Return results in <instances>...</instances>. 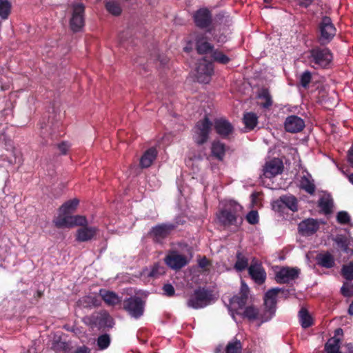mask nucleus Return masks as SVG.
I'll list each match as a JSON object with an SVG mask.
<instances>
[{"label":"nucleus","instance_id":"obj_47","mask_svg":"<svg viewBox=\"0 0 353 353\" xmlns=\"http://www.w3.org/2000/svg\"><path fill=\"white\" fill-rule=\"evenodd\" d=\"M336 221L340 224H347L350 221V216L345 211H340L337 213Z\"/></svg>","mask_w":353,"mask_h":353},{"label":"nucleus","instance_id":"obj_38","mask_svg":"<svg viewBox=\"0 0 353 353\" xmlns=\"http://www.w3.org/2000/svg\"><path fill=\"white\" fill-rule=\"evenodd\" d=\"M211 57L214 61L221 64H227L230 61V59L219 50H213L211 53Z\"/></svg>","mask_w":353,"mask_h":353},{"label":"nucleus","instance_id":"obj_17","mask_svg":"<svg viewBox=\"0 0 353 353\" xmlns=\"http://www.w3.org/2000/svg\"><path fill=\"white\" fill-rule=\"evenodd\" d=\"M319 228V223L316 219L308 218L301 221L298 225L299 232L302 236H311Z\"/></svg>","mask_w":353,"mask_h":353},{"label":"nucleus","instance_id":"obj_16","mask_svg":"<svg viewBox=\"0 0 353 353\" xmlns=\"http://www.w3.org/2000/svg\"><path fill=\"white\" fill-rule=\"evenodd\" d=\"M165 262L168 266L173 270H179L188 263L185 256L178 254L176 251L170 252L165 256Z\"/></svg>","mask_w":353,"mask_h":353},{"label":"nucleus","instance_id":"obj_22","mask_svg":"<svg viewBox=\"0 0 353 353\" xmlns=\"http://www.w3.org/2000/svg\"><path fill=\"white\" fill-rule=\"evenodd\" d=\"M248 299V288L247 286H243L241 290V292L233 296L230 300V303L232 307L237 310L238 309H243L245 304L247 303V301Z\"/></svg>","mask_w":353,"mask_h":353},{"label":"nucleus","instance_id":"obj_58","mask_svg":"<svg viewBox=\"0 0 353 353\" xmlns=\"http://www.w3.org/2000/svg\"><path fill=\"white\" fill-rule=\"evenodd\" d=\"M343 331L341 328H337L335 332H334V336H336L337 335H343Z\"/></svg>","mask_w":353,"mask_h":353},{"label":"nucleus","instance_id":"obj_36","mask_svg":"<svg viewBox=\"0 0 353 353\" xmlns=\"http://www.w3.org/2000/svg\"><path fill=\"white\" fill-rule=\"evenodd\" d=\"M107 11L114 16H119L122 12V8L119 2L109 1L105 5Z\"/></svg>","mask_w":353,"mask_h":353},{"label":"nucleus","instance_id":"obj_64","mask_svg":"<svg viewBox=\"0 0 353 353\" xmlns=\"http://www.w3.org/2000/svg\"><path fill=\"white\" fill-rule=\"evenodd\" d=\"M185 50H189V48H185Z\"/></svg>","mask_w":353,"mask_h":353},{"label":"nucleus","instance_id":"obj_26","mask_svg":"<svg viewBox=\"0 0 353 353\" xmlns=\"http://www.w3.org/2000/svg\"><path fill=\"white\" fill-rule=\"evenodd\" d=\"M99 295L103 301L110 306H114L123 302L121 298L112 291L100 290Z\"/></svg>","mask_w":353,"mask_h":353},{"label":"nucleus","instance_id":"obj_61","mask_svg":"<svg viewBox=\"0 0 353 353\" xmlns=\"http://www.w3.org/2000/svg\"><path fill=\"white\" fill-rule=\"evenodd\" d=\"M272 0H263V1L266 3H270L272 2Z\"/></svg>","mask_w":353,"mask_h":353},{"label":"nucleus","instance_id":"obj_56","mask_svg":"<svg viewBox=\"0 0 353 353\" xmlns=\"http://www.w3.org/2000/svg\"><path fill=\"white\" fill-rule=\"evenodd\" d=\"M346 353H353V343H349L345 345Z\"/></svg>","mask_w":353,"mask_h":353},{"label":"nucleus","instance_id":"obj_9","mask_svg":"<svg viewBox=\"0 0 353 353\" xmlns=\"http://www.w3.org/2000/svg\"><path fill=\"white\" fill-rule=\"evenodd\" d=\"M193 21L195 26L202 30L210 32V26L212 24L213 17L212 12L208 8H201L194 12Z\"/></svg>","mask_w":353,"mask_h":353},{"label":"nucleus","instance_id":"obj_55","mask_svg":"<svg viewBox=\"0 0 353 353\" xmlns=\"http://www.w3.org/2000/svg\"><path fill=\"white\" fill-rule=\"evenodd\" d=\"M74 353H90V350L88 347L83 346L77 348Z\"/></svg>","mask_w":353,"mask_h":353},{"label":"nucleus","instance_id":"obj_29","mask_svg":"<svg viewBox=\"0 0 353 353\" xmlns=\"http://www.w3.org/2000/svg\"><path fill=\"white\" fill-rule=\"evenodd\" d=\"M337 246L345 253L352 254L353 248H350V240L345 235H336L334 239Z\"/></svg>","mask_w":353,"mask_h":353},{"label":"nucleus","instance_id":"obj_12","mask_svg":"<svg viewBox=\"0 0 353 353\" xmlns=\"http://www.w3.org/2000/svg\"><path fill=\"white\" fill-rule=\"evenodd\" d=\"M214 72L213 64L205 58L201 59L197 63L196 77L199 82L208 83Z\"/></svg>","mask_w":353,"mask_h":353},{"label":"nucleus","instance_id":"obj_8","mask_svg":"<svg viewBox=\"0 0 353 353\" xmlns=\"http://www.w3.org/2000/svg\"><path fill=\"white\" fill-rule=\"evenodd\" d=\"M212 127V122L207 115L196 122L193 134V139L196 145H202L208 141Z\"/></svg>","mask_w":353,"mask_h":353},{"label":"nucleus","instance_id":"obj_54","mask_svg":"<svg viewBox=\"0 0 353 353\" xmlns=\"http://www.w3.org/2000/svg\"><path fill=\"white\" fill-rule=\"evenodd\" d=\"M347 160L353 167V148H351L347 152Z\"/></svg>","mask_w":353,"mask_h":353},{"label":"nucleus","instance_id":"obj_2","mask_svg":"<svg viewBox=\"0 0 353 353\" xmlns=\"http://www.w3.org/2000/svg\"><path fill=\"white\" fill-rule=\"evenodd\" d=\"M334 59L333 53L328 48L315 46L308 50L307 60L312 68L318 70L329 69Z\"/></svg>","mask_w":353,"mask_h":353},{"label":"nucleus","instance_id":"obj_49","mask_svg":"<svg viewBox=\"0 0 353 353\" xmlns=\"http://www.w3.org/2000/svg\"><path fill=\"white\" fill-rule=\"evenodd\" d=\"M245 218L250 224L255 225L259 223V214L256 210L250 211Z\"/></svg>","mask_w":353,"mask_h":353},{"label":"nucleus","instance_id":"obj_46","mask_svg":"<svg viewBox=\"0 0 353 353\" xmlns=\"http://www.w3.org/2000/svg\"><path fill=\"white\" fill-rule=\"evenodd\" d=\"M312 80V74L306 70L302 73L300 77V84L304 88H307Z\"/></svg>","mask_w":353,"mask_h":353},{"label":"nucleus","instance_id":"obj_28","mask_svg":"<svg viewBox=\"0 0 353 353\" xmlns=\"http://www.w3.org/2000/svg\"><path fill=\"white\" fill-rule=\"evenodd\" d=\"M317 264L323 268H332L335 265L333 255L328 252L319 253L316 256Z\"/></svg>","mask_w":353,"mask_h":353},{"label":"nucleus","instance_id":"obj_42","mask_svg":"<svg viewBox=\"0 0 353 353\" xmlns=\"http://www.w3.org/2000/svg\"><path fill=\"white\" fill-rule=\"evenodd\" d=\"M341 273L342 276L347 281L353 280V261L343 265L341 268Z\"/></svg>","mask_w":353,"mask_h":353},{"label":"nucleus","instance_id":"obj_27","mask_svg":"<svg viewBox=\"0 0 353 353\" xmlns=\"http://www.w3.org/2000/svg\"><path fill=\"white\" fill-rule=\"evenodd\" d=\"M79 201L77 199H73L64 203L59 208V214L57 216H71L75 211Z\"/></svg>","mask_w":353,"mask_h":353},{"label":"nucleus","instance_id":"obj_40","mask_svg":"<svg viewBox=\"0 0 353 353\" xmlns=\"http://www.w3.org/2000/svg\"><path fill=\"white\" fill-rule=\"evenodd\" d=\"M318 205L325 214H327L332 212L333 202L331 199L322 197L319 200Z\"/></svg>","mask_w":353,"mask_h":353},{"label":"nucleus","instance_id":"obj_23","mask_svg":"<svg viewBox=\"0 0 353 353\" xmlns=\"http://www.w3.org/2000/svg\"><path fill=\"white\" fill-rule=\"evenodd\" d=\"M228 147L219 139H215L211 144V157L214 159L223 161Z\"/></svg>","mask_w":353,"mask_h":353},{"label":"nucleus","instance_id":"obj_59","mask_svg":"<svg viewBox=\"0 0 353 353\" xmlns=\"http://www.w3.org/2000/svg\"><path fill=\"white\" fill-rule=\"evenodd\" d=\"M348 313L350 315H353V301L351 303V304L349 306Z\"/></svg>","mask_w":353,"mask_h":353},{"label":"nucleus","instance_id":"obj_39","mask_svg":"<svg viewBox=\"0 0 353 353\" xmlns=\"http://www.w3.org/2000/svg\"><path fill=\"white\" fill-rule=\"evenodd\" d=\"M11 3L8 0H0V17L3 20L8 18L11 12Z\"/></svg>","mask_w":353,"mask_h":353},{"label":"nucleus","instance_id":"obj_53","mask_svg":"<svg viewBox=\"0 0 353 353\" xmlns=\"http://www.w3.org/2000/svg\"><path fill=\"white\" fill-rule=\"evenodd\" d=\"M314 0H299V5L303 8L309 7Z\"/></svg>","mask_w":353,"mask_h":353},{"label":"nucleus","instance_id":"obj_63","mask_svg":"<svg viewBox=\"0 0 353 353\" xmlns=\"http://www.w3.org/2000/svg\"><path fill=\"white\" fill-rule=\"evenodd\" d=\"M185 50H189V48H185Z\"/></svg>","mask_w":353,"mask_h":353},{"label":"nucleus","instance_id":"obj_15","mask_svg":"<svg viewBox=\"0 0 353 353\" xmlns=\"http://www.w3.org/2000/svg\"><path fill=\"white\" fill-rule=\"evenodd\" d=\"M283 168V162L279 159L274 158L265 163L263 175L265 178L271 179L281 174Z\"/></svg>","mask_w":353,"mask_h":353},{"label":"nucleus","instance_id":"obj_11","mask_svg":"<svg viewBox=\"0 0 353 353\" xmlns=\"http://www.w3.org/2000/svg\"><path fill=\"white\" fill-rule=\"evenodd\" d=\"M54 223L57 228H72L74 226H85L88 225V221L85 216L71 215L65 216H57Z\"/></svg>","mask_w":353,"mask_h":353},{"label":"nucleus","instance_id":"obj_4","mask_svg":"<svg viewBox=\"0 0 353 353\" xmlns=\"http://www.w3.org/2000/svg\"><path fill=\"white\" fill-rule=\"evenodd\" d=\"M336 28L330 17L324 16L317 25L316 41L322 46L329 44L336 34Z\"/></svg>","mask_w":353,"mask_h":353},{"label":"nucleus","instance_id":"obj_33","mask_svg":"<svg viewBox=\"0 0 353 353\" xmlns=\"http://www.w3.org/2000/svg\"><path fill=\"white\" fill-rule=\"evenodd\" d=\"M243 344L239 339L234 338L225 346V353H242Z\"/></svg>","mask_w":353,"mask_h":353},{"label":"nucleus","instance_id":"obj_37","mask_svg":"<svg viewBox=\"0 0 353 353\" xmlns=\"http://www.w3.org/2000/svg\"><path fill=\"white\" fill-rule=\"evenodd\" d=\"M52 127L50 126L48 124H41V137L43 139V145H48L50 144L49 143V138L52 140Z\"/></svg>","mask_w":353,"mask_h":353},{"label":"nucleus","instance_id":"obj_5","mask_svg":"<svg viewBox=\"0 0 353 353\" xmlns=\"http://www.w3.org/2000/svg\"><path fill=\"white\" fill-rule=\"evenodd\" d=\"M213 300L212 292L205 288L199 287L189 295L186 301L188 307L199 310L210 305Z\"/></svg>","mask_w":353,"mask_h":353},{"label":"nucleus","instance_id":"obj_34","mask_svg":"<svg viewBox=\"0 0 353 353\" xmlns=\"http://www.w3.org/2000/svg\"><path fill=\"white\" fill-rule=\"evenodd\" d=\"M340 339L333 336L330 338L325 345V350L327 353H341L339 352Z\"/></svg>","mask_w":353,"mask_h":353},{"label":"nucleus","instance_id":"obj_18","mask_svg":"<svg viewBox=\"0 0 353 353\" xmlns=\"http://www.w3.org/2000/svg\"><path fill=\"white\" fill-rule=\"evenodd\" d=\"M283 206L288 208L292 212H297V199L293 195H284L280 196L277 201H274L273 207L274 208H277L279 211H281Z\"/></svg>","mask_w":353,"mask_h":353},{"label":"nucleus","instance_id":"obj_13","mask_svg":"<svg viewBox=\"0 0 353 353\" xmlns=\"http://www.w3.org/2000/svg\"><path fill=\"white\" fill-rule=\"evenodd\" d=\"M216 133L222 139L230 140L234 132V128L232 124L224 118H218L214 119L212 123Z\"/></svg>","mask_w":353,"mask_h":353},{"label":"nucleus","instance_id":"obj_48","mask_svg":"<svg viewBox=\"0 0 353 353\" xmlns=\"http://www.w3.org/2000/svg\"><path fill=\"white\" fill-rule=\"evenodd\" d=\"M341 293L345 297L353 296V283H344L341 288Z\"/></svg>","mask_w":353,"mask_h":353},{"label":"nucleus","instance_id":"obj_57","mask_svg":"<svg viewBox=\"0 0 353 353\" xmlns=\"http://www.w3.org/2000/svg\"><path fill=\"white\" fill-rule=\"evenodd\" d=\"M43 296V292L41 290H37V292L34 295V298L36 299H39V298Z\"/></svg>","mask_w":353,"mask_h":353},{"label":"nucleus","instance_id":"obj_14","mask_svg":"<svg viewBox=\"0 0 353 353\" xmlns=\"http://www.w3.org/2000/svg\"><path fill=\"white\" fill-rule=\"evenodd\" d=\"M300 274L298 268L282 267L275 274V280L279 284L289 283L296 279Z\"/></svg>","mask_w":353,"mask_h":353},{"label":"nucleus","instance_id":"obj_3","mask_svg":"<svg viewBox=\"0 0 353 353\" xmlns=\"http://www.w3.org/2000/svg\"><path fill=\"white\" fill-rule=\"evenodd\" d=\"M242 207L235 201H231L216 213L219 223L224 226L237 225V219Z\"/></svg>","mask_w":353,"mask_h":353},{"label":"nucleus","instance_id":"obj_21","mask_svg":"<svg viewBox=\"0 0 353 353\" xmlns=\"http://www.w3.org/2000/svg\"><path fill=\"white\" fill-rule=\"evenodd\" d=\"M248 273L251 278L259 285L263 284L266 279V272L259 263H252L248 268Z\"/></svg>","mask_w":353,"mask_h":353},{"label":"nucleus","instance_id":"obj_31","mask_svg":"<svg viewBox=\"0 0 353 353\" xmlns=\"http://www.w3.org/2000/svg\"><path fill=\"white\" fill-rule=\"evenodd\" d=\"M243 121L245 128L252 130L258 123V117L254 112H247L244 114Z\"/></svg>","mask_w":353,"mask_h":353},{"label":"nucleus","instance_id":"obj_25","mask_svg":"<svg viewBox=\"0 0 353 353\" xmlns=\"http://www.w3.org/2000/svg\"><path fill=\"white\" fill-rule=\"evenodd\" d=\"M157 150L155 148H150L141 156L140 159V166L141 168H149L157 157Z\"/></svg>","mask_w":353,"mask_h":353},{"label":"nucleus","instance_id":"obj_60","mask_svg":"<svg viewBox=\"0 0 353 353\" xmlns=\"http://www.w3.org/2000/svg\"><path fill=\"white\" fill-rule=\"evenodd\" d=\"M349 181L353 185V173L347 175Z\"/></svg>","mask_w":353,"mask_h":353},{"label":"nucleus","instance_id":"obj_30","mask_svg":"<svg viewBox=\"0 0 353 353\" xmlns=\"http://www.w3.org/2000/svg\"><path fill=\"white\" fill-rule=\"evenodd\" d=\"M299 318L301 326L303 328H307L313 325V319L308 310L305 307H301L299 312Z\"/></svg>","mask_w":353,"mask_h":353},{"label":"nucleus","instance_id":"obj_6","mask_svg":"<svg viewBox=\"0 0 353 353\" xmlns=\"http://www.w3.org/2000/svg\"><path fill=\"white\" fill-rule=\"evenodd\" d=\"M70 29L74 33L81 32L85 25V5L83 3H72L70 5Z\"/></svg>","mask_w":353,"mask_h":353},{"label":"nucleus","instance_id":"obj_62","mask_svg":"<svg viewBox=\"0 0 353 353\" xmlns=\"http://www.w3.org/2000/svg\"><path fill=\"white\" fill-rule=\"evenodd\" d=\"M161 62H163V64L165 63V60H161Z\"/></svg>","mask_w":353,"mask_h":353},{"label":"nucleus","instance_id":"obj_50","mask_svg":"<svg viewBox=\"0 0 353 353\" xmlns=\"http://www.w3.org/2000/svg\"><path fill=\"white\" fill-rule=\"evenodd\" d=\"M163 294L168 296H172L174 295L175 290L172 285L168 283L165 284L163 287Z\"/></svg>","mask_w":353,"mask_h":353},{"label":"nucleus","instance_id":"obj_24","mask_svg":"<svg viewBox=\"0 0 353 353\" xmlns=\"http://www.w3.org/2000/svg\"><path fill=\"white\" fill-rule=\"evenodd\" d=\"M97 229L95 227H88V225L77 230L76 240L79 242H85L93 239L97 234Z\"/></svg>","mask_w":353,"mask_h":353},{"label":"nucleus","instance_id":"obj_41","mask_svg":"<svg viewBox=\"0 0 353 353\" xmlns=\"http://www.w3.org/2000/svg\"><path fill=\"white\" fill-rule=\"evenodd\" d=\"M77 304L83 307H92L99 305L97 299L90 296H84L80 299L78 301Z\"/></svg>","mask_w":353,"mask_h":353},{"label":"nucleus","instance_id":"obj_10","mask_svg":"<svg viewBox=\"0 0 353 353\" xmlns=\"http://www.w3.org/2000/svg\"><path fill=\"white\" fill-rule=\"evenodd\" d=\"M177 227L175 223H161L152 228L149 235L156 243H161Z\"/></svg>","mask_w":353,"mask_h":353},{"label":"nucleus","instance_id":"obj_52","mask_svg":"<svg viewBox=\"0 0 353 353\" xmlns=\"http://www.w3.org/2000/svg\"><path fill=\"white\" fill-rule=\"evenodd\" d=\"M198 265L201 268L204 269L211 265V262L205 256H203L202 259L199 260Z\"/></svg>","mask_w":353,"mask_h":353},{"label":"nucleus","instance_id":"obj_7","mask_svg":"<svg viewBox=\"0 0 353 353\" xmlns=\"http://www.w3.org/2000/svg\"><path fill=\"white\" fill-rule=\"evenodd\" d=\"M145 302L137 296H132L124 299L122 302V309L132 318L138 319L141 317L145 311Z\"/></svg>","mask_w":353,"mask_h":353},{"label":"nucleus","instance_id":"obj_35","mask_svg":"<svg viewBox=\"0 0 353 353\" xmlns=\"http://www.w3.org/2000/svg\"><path fill=\"white\" fill-rule=\"evenodd\" d=\"M259 98L263 101L261 102L260 105L265 109H269L272 105V96L268 89H262L261 92L259 94Z\"/></svg>","mask_w":353,"mask_h":353},{"label":"nucleus","instance_id":"obj_20","mask_svg":"<svg viewBox=\"0 0 353 353\" xmlns=\"http://www.w3.org/2000/svg\"><path fill=\"white\" fill-rule=\"evenodd\" d=\"M195 46L197 53L201 55L212 53L214 50V46L208 41V38L205 34L196 35Z\"/></svg>","mask_w":353,"mask_h":353},{"label":"nucleus","instance_id":"obj_44","mask_svg":"<svg viewBox=\"0 0 353 353\" xmlns=\"http://www.w3.org/2000/svg\"><path fill=\"white\" fill-rule=\"evenodd\" d=\"M99 323L105 327L111 328L114 325V319L108 312H105L101 316Z\"/></svg>","mask_w":353,"mask_h":353},{"label":"nucleus","instance_id":"obj_32","mask_svg":"<svg viewBox=\"0 0 353 353\" xmlns=\"http://www.w3.org/2000/svg\"><path fill=\"white\" fill-rule=\"evenodd\" d=\"M236 261L234 263V268L237 272H242L245 270L248 266V258L240 251H238L236 254Z\"/></svg>","mask_w":353,"mask_h":353},{"label":"nucleus","instance_id":"obj_51","mask_svg":"<svg viewBox=\"0 0 353 353\" xmlns=\"http://www.w3.org/2000/svg\"><path fill=\"white\" fill-rule=\"evenodd\" d=\"M57 148L62 154H66L67 151L70 148V145L68 143V142L63 141L57 145Z\"/></svg>","mask_w":353,"mask_h":353},{"label":"nucleus","instance_id":"obj_45","mask_svg":"<svg viewBox=\"0 0 353 353\" xmlns=\"http://www.w3.org/2000/svg\"><path fill=\"white\" fill-rule=\"evenodd\" d=\"M110 343V339L108 334H105L99 336L97 339V345L101 350L106 349Z\"/></svg>","mask_w":353,"mask_h":353},{"label":"nucleus","instance_id":"obj_19","mask_svg":"<svg viewBox=\"0 0 353 353\" xmlns=\"http://www.w3.org/2000/svg\"><path fill=\"white\" fill-rule=\"evenodd\" d=\"M284 127L287 132L296 133L303 130L305 122L303 119L296 115H290L285 119Z\"/></svg>","mask_w":353,"mask_h":353},{"label":"nucleus","instance_id":"obj_43","mask_svg":"<svg viewBox=\"0 0 353 353\" xmlns=\"http://www.w3.org/2000/svg\"><path fill=\"white\" fill-rule=\"evenodd\" d=\"M301 188L310 194H313L315 192V185L314 183L306 176L302 177L301 180Z\"/></svg>","mask_w":353,"mask_h":353},{"label":"nucleus","instance_id":"obj_1","mask_svg":"<svg viewBox=\"0 0 353 353\" xmlns=\"http://www.w3.org/2000/svg\"><path fill=\"white\" fill-rule=\"evenodd\" d=\"M281 292L279 288H272L264 295V309L263 312L253 305L245 307L243 313L236 312L238 314H241L243 318L249 321L259 320L261 323L270 321L275 314L276 308V297Z\"/></svg>","mask_w":353,"mask_h":353}]
</instances>
